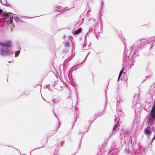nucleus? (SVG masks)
<instances>
[{
  "label": "nucleus",
  "instance_id": "nucleus-19",
  "mask_svg": "<svg viewBox=\"0 0 155 155\" xmlns=\"http://www.w3.org/2000/svg\"><path fill=\"white\" fill-rule=\"evenodd\" d=\"M30 94V91H26L24 93V95L25 96H27L29 95Z\"/></svg>",
  "mask_w": 155,
  "mask_h": 155
},
{
  "label": "nucleus",
  "instance_id": "nucleus-26",
  "mask_svg": "<svg viewBox=\"0 0 155 155\" xmlns=\"http://www.w3.org/2000/svg\"><path fill=\"white\" fill-rule=\"evenodd\" d=\"M84 135V134H83L82 135V137H81V140L80 141V143L78 144V150L79 149H80V147H81V145H80L81 144V140H82V137H83Z\"/></svg>",
  "mask_w": 155,
  "mask_h": 155
},
{
  "label": "nucleus",
  "instance_id": "nucleus-37",
  "mask_svg": "<svg viewBox=\"0 0 155 155\" xmlns=\"http://www.w3.org/2000/svg\"><path fill=\"white\" fill-rule=\"evenodd\" d=\"M43 147V146H42L41 147L38 148H36V149H34L33 150L31 151V152H32V151H33L35 150H37V149H40V148H42Z\"/></svg>",
  "mask_w": 155,
  "mask_h": 155
},
{
  "label": "nucleus",
  "instance_id": "nucleus-23",
  "mask_svg": "<svg viewBox=\"0 0 155 155\" xmlns=\"http://www.w3.org/2000/svg\"><path fill=\"white\" fill-rule=\"evenodd\" d=\"M70 43L69 42L66 41L64 43V45L65 47H68L69 46Z\"/></svg>",
  "mask_w": 155,
  "mask_h": 155
},
{
  "label": "nucleus",
  "instance_id": "nucleus-40",
  "mask_svg": "<svg viewBox=\"0 0 155 155\" xmlns=\"http://www.w3.org/2000/svg\"><path fill=\"white\" fill-rule=\"evenodd\" d=\"M98 36L97 34H96V38H97V39H98Z\"/></svg>",
  "mask_w": 155,
  "mask_h": 155
},
{
  "label": "nucleus",
  "instance_id": "nucleus-45",
  "mask_svg": "<svg viewBox=\"0 0 155 155\" xmlns=\"http://www.w3.org/2000/svg\"><path fill=\"white\" fill-rule=\"evenodd\" d=\"M77 152H78V151H77L76 153H74L73 154H71V155H75L76 154V153H77Z\"/></svg>",
  "mask_w": 155,
  "mask_h": 155
},
{
  "label": "nucleus",
  "instance_id": "nucleus-56",
  "mask_svg": "<svg viewBox=\"0 0 155 155\" xmlns=\"http://www.w3.org/2000/svg\"><path fill=\"white\" fill-rule=\"evenodd\" d=\"M43 99V100H44V101H45L46 102V101H45V99Z\"/></svg>",
  "mask_w": 155,
  "mask_h": 155
},
{
  "label": "nucleus",
  "instance_id": "nucleus-54",
  "mask_svg": "<svg viewBox=\"0 0 155 155\" xmlns=\"http://www.w3.org/2000/svg\"><path fill=\"white\" fill-rule=\"evenodd\" d=\"M105 92H107V91L106 90V89H105Z\"/></svg>",
  "mask_w": 155,
  "mask_h": 155
},
{
  "label": "nucleus",
  "instance_id": "nucleus-8",
  "mask_svg": "<svg viewBox=\"0 0 155 155\" xmlns=\"http://www.w3.org/2000/svg\"><path fill=\"white\" fill-rule=\"evenodd\" d=\"M15 14H14V15H13V16L12 17V18L11 19V22H10L9 23H7L8 24L9 23L11 22L12 20L13 19V18L15 19V21H16V22H18L19 21H20L21 22H23V21L21 20V19H20L17 16H15Z\"/></svg>",
  "mask_w": 155,
  "mask_h": 155
},
{
  "label": "nucleus",
  "instance_id": "nucleus-30",
  "mask_svg": "<svg viewBox=\"0 0 155 155\" xmlns=\"http://www.w3.org/2000/svg\"><path fill=\"white\" fill-rule=\"evenodd\" d=\"M50 84H48L46 86V87L48 88L49 91H51V90H50Z\"/></svg>",
  "mask_w": 155,
  "mask_h": 155
},
{
  "label": "nucleus",
  "instance_id": "nucleus-18",
  "mask_svg": "<svg viewBox=\"0 0 155 155\" xmlns=\"http://www.w3.org/2000/svg\"><path fill=\"white\" fill-rule=\"evenodd\" d=\"M125 152L127 154H130V149L128 148H127V147H126V148L125 150Z\"/></svg>",
  "mask_w": 155,
  "mask_h": 155
},
{
  "label": "nucleus",
  "instance_id": "nucleus-22",
  "mask_svg": "<svg viewBox=\"0 0 155 155\" xmlns=\"http://www.w3.org/2000/svg\"><path fill=\"white\" fill-rule=\"evenodd\" d=\"M155 40V37H152L148 39V41H152Z\"/></svg>",
  "mask_w": 155,
  "mask_h": 155
},
{
  "label": "nucleus",
  "instance_id": "nucleus-12",
  "mask_svg": "<svg viewBox=\"0 0 155 155\" xmlns=\"http://www.w3.org/2000/svg\"><path fill=\"white\" fill-rule=\"evenodd\" d=\"M82 30V28H80L76 30L72 31V33L73 35H77L81 32Z\"/></svg>",
  "mask_w": 155,
  "mask_h": 155
},
{
  "label": "nucleus",
  "instance_id": "nucleus-3",
  "mask_svg": "<svg viewBox=\"0 0 155 155\" xmlns=\"http://www.w3.org/2000/svg\"><path fill=\"white\" fill-rule=\"evenodd\" d=\"M147 122L149 125L152 126L155 123V106H152L151 109L147 116Z\"/></svg>",
  "mask_w": 155,
  "mask_h": 155
},
{
  "label": "nucleus",
  "instance_id": "nucleus-49",
  "mask_svg": "<svg viewBox=\"0 0 155 155\" xmlns=\"http://www.w3.org/2000/svg\"><path fill=\"white\" fill-rule=\"evenodd\" d=\"M154 104L153 106H155V99L154 100Z\"/></svg>",
  "mask_w": 155,
  "mask_h": 155
},
{
  "label": "nucleus",
  "instance_id": "nucleus-24",
  "mask_svg": "<svg viewBox=\"0 0 155 155\" xmlns=\"http://www.w3.org/2000/svg\"><path fill=\"white\" fill-rule=\"evenodd\" d=\"M87 45V39L86 38H84V47H83V48H84V47L86 46Z\"/></svg>",
  "mask_w": 155,
  "mask_h": 155
},
{
  "label": "nucleus",
  "instance_id": "nucleus-50",
  "mask_svg": "<svg viewBox=\"0 0 155 155\" xmlns=\"http://www.w3.org/2000/svg\"><path fill=\"white\" fill-rule=\"evenodd\" d=\"M7 147H12V146H7Z\"/></svg>",
  "mask_w": 155,
  "mask_h": 155
},
{
  "label": "nucleus",
  "instance_id": "nucleus-20",
  "mask_svg": "<svg viewBox=\"0 0 155 155\" xmlns=\"http://www.w3.org/2000/svg\"><path fill=\"white\" fill-rule=\"evenodd\" d=\"M148 71L149 72V74H150L149 75H148L147 76L145 77L146 78L144 80H143L142 82H143L144 81H145L147 78L150 77V74L152 73V71H151L150 70H149Z\"/></svg>",
  "mask_w": 155,
  "mask_h": 155
},
{
  "label": "nucleus",
  "instance_id": "nucleus-5",
  "mask_svg": "<svg viewBox=\"0 0 155 155\" xmlns=\"http://www.w3.org/2000/svg\"><path fill=\"white\" fill-rule=\"evenodd\" d=\"M13 13L10 12H4L3 10L0 9V19H3L7 23L11 22V19L13 16Z\"/></svg>",
  "mask_w": 155,
  "mask_h": 155
},
{
  "label": "nucleus",
  "instance_id": "nucleus-33",
  "mask_svg": "<svg viewBox=\"0 0 155 155\" xmlns=\"http://www.w3.org/2000/svg\"><path fill=\"white\" fill-rule=\"evenodd\" d=\"M5 5V6H6L8 7H11V5L9 4H5V5Z\"/></svg>",
  "mask_w": 155,
  "mask_h": 155
},
{
  "label": "nucleus",
  "instance_id": "nucleus-34",
  "mask_svg": "<svg viewBox=\"0 0 155 155\" xmlns=\"http://www.w3.org/2000/svg\"><path fill=\"white\" fill-rule=\"evenodd\" d=\"M95 119H96V118L95 117L94 118V119H93V120H92V121L90 120V124H91L93 122V121Z\"/></svg>",
  "mask_w": 155,
  "mask_h": 155
},
{
  "label": "nucleus",
  "instance_id": "nucleus-32",
  "mask_svg": "<svg viewBox=\"0 0 155 155\" xmlns=\"http://www.w3.org/2000/svg\"><path fill=\"white\" fill-rule=\"evenodd\" d=\"M52 102H53V103L52 104V103H51V104L52 105H54V103H55V100L54 99H52Z\"/></svg>",
  "mask_w": 155,
  "mask_h": 155
},
{
  "label": "nucleus",
  "instance_id": "nucleus-2",
  "mask_svg": "<svg viewBox=\"0 0 155 155\" xmlns=\"http://www.w3.org/2000/svg\"><path fill=\"white\" fill-rule=\"evenodd\" d=\"M0 46L1 47L0 50V54L2 56L12 55L14 52H11L9 49L12 46V41L9 40L5 42H0Z\"/></svg>",
  "mask_w": 155,
  "mask_h": 155
},
{
  "label": "nucleus",
  "instance_id": "nucleus-1",
  "mask_svg": "<svg viewBox=\"0 0 155 155\" xmlns=\"http://www.w3.org/2000/svg\"><path fill=\"white\" fill-rule=\"evenodd\" d=\"M147 43V41L144 39H139L137 40L132 46V50H130V53L128 55V58L130 59L129 60V64L130 67L134 65L135 62L134 59L139 55V51L142 49L144 44Z\"/></svg>",
  "mask_w": 155,
  "mask_h": 155
},
{
  "label": "nucleus",
  "instance_id": "nucleus-10",
  "mask_svg": "<svg viewBox=\"0 0 155 155\" xmlns=\"http://www.w3.org/2000/svg\"><path fill=\"white\" fill-rule=\"evenodd\" d=\"M118 127V124L117 123L114 124L113 129L112 132L110 135L114 134L117 131L118 129L117 128Z\"/></svg>",
  "mask_w": 155,
  "mask_h": 155
},
{
  "label": "nucleus",
  "instance_id": "nucleus-63",
  "mask_svg": "<svg viewBox=\"0 0 155 155\" xmlns=\"http://www.w3.org/2000/svg\"><path fill=\"white\" fill-rule=\"evenodd\" d=\"M54 83H56V82H54Z\"/></svg>",
  "mask_w": 155,
  "mask_h": 155
},
{
  "label": "nucleus",
  "instance_id": "nucleus-55",
  "mask_svg": "<svg viewBox=\"0 0 155 155\" xmlns=\"http://www.w3.org/2000/svg\"><path fill=\"white\" fill-rule=\"evenodd\" d=\"M66 61V60H65L64 61V63Z\"/></svg>",
  "mask_w": 155,
  "mask_h": 155
},
{
  "label": "nucleus",
  "instance_id": "nucleus-58",
  "mask_svg": "<svg viewBox=\"0 0 155 155\" xmlns=\"http://www.w3.org/2000/svg\"><path fill=\"white\" fill-rule=\"evenodd\" d=\"M50 90H51V91H52V89L51 88H50Z\"/></svg>",
  "mask_w": 155,
  "mask_h": 155
},
{
  "label": "nucleus",
  "instance_id": "nucleus-42",
  "mask_svg": "<svg viewBox=\"0 0 155 155\" xmlns=\"http://www.w3.org/2000/svg\"><path fill=\"white\" fill-rule=\"evenodd\" d=\"M0 2L2 5H4L2 3V1L1 0H0Z\"/></svg>",
  "mask_w": 155,
  "mask_h": 155
},
{
  "label": "nucleus",
  "instance_id": "nucleus-35",
  "mask_svg": "<svg viewBox=\"0 0 155 155\" xmlns=\"http://www.w3.org/2000/svg\"><path fill=\"white\" fill-rule=\"evenodd\" d=\"M77 120V117L76 118H74V122H73V125H74V124L76 122Z\"/></svg>",
  "mask_w": 155,
  "mask_h": 155
},
{
  "label": "nucleus",
  "instance_id": "nucleus-62",
  "mask_svg": "<svg viewBox=\"0 0 155 155\" xmlns=\"http://www.w3.org/2000/svg\"><path fill=\"white\" fill-rule=\"evenodd\" d=\"M115 155H117V154H115Z\"/></svg>",
  "mask_w": 155,
  "mask_h": 155
},
{
  "label": "nucleus",
  "instance_id": "nucleus-4",
  "mask_svg": "<svg viewBox=\"0 0 155 155\" xmlns=\"http://www.w3.org/2000/svg\"><path fill=\"white\" fill-rule=\"evenodd\" d=\"M135 139L136 138L133 139L130 137L129 142L132 144L133 152L136 154H139L141 153L140 144L139 143H136Z\"/></svg>",
  "mask_w": 155,
  "mask_h": 155
},
{
  "label": "nucleus",
  "instance_id": "nucleus-61",
  "mask_svg": "<svg viewBox=\"0 0 155 155\" xmlns=\"http://www.w3.org/2000/svg\"><path fill=\"white\" fill-rule=\"evenodd\" d=\"M11 62V61H8V62H9V63H10Z\"/></svg>",
  "mask_w": 155,
  "mask_h": 155
},
{
  "label": "nucleus",
  "instance_id": "nucleus-25",
  "mask_svg": "<svg viewBox=\"0 0 155 155\" xmlns=\"http://www.w3.org/2000/svg\"><path fill=\"white\" fill-rule=\"evenodd\" d=\"M68 7H66L65 8V9H63V10H62L61 11H59V12H61V13H62V12H65L66 11L68 10Z\"/></svg>",
  "mask_w": 155,
  "mask_h": 155
},
{
  "label": "nucleus",
  "instance_id": "nucleus-48",
  "mask_svg": "<svg viewBox=\"0 0 155 155\" xmlns=\"http://www.w3.org/2000/svg\"><path fill=\"white\" fill-rule=\"evenodd\" d=\"M123 44L124 45H125V41H124V42H123Z\"/></svg>",
  "mask_w": 155,
  "mask_h": 155
},
{
  "label": "nucleus",
  "instance_id": "nucleus-16",
  "mask_svg": "<svg viewBox=\"0 0 155 155\" xmlns=\"http://www.w3.org/2000/svg\"><path fill=\"white\" fill-rule=\"evenodd\" d=\"M123 73V69H122L120 72V73H119V74L118 75V78L117 80V81H118L119 80L121 76L122 75V74Z\"/></svg>",
  "mask_w": 155,
  "mask_h": 155
},
{
  "label": "nucleus",
  "instance_id": "nucleus-15",
  "mask_svg": "<svg viewBox=\"0 0 155 155\" xmlns=\"http://www.w3.org/2000/svg\"><path fill=\"white\" fill-rule=\"evenodd\" d=\"M155 40L152 41H148V40H147V42L148 43H151V42L153 41V42L152 43V44L150 45V49L151 48L153 47V46L155 45Z\"/></svg>",
  "mask_w": 155,
  "mask_h": 155
},
{
  "label": "nucleus",
  "instance_id": "nucleus-43",
  "mask_svg": "<svg viewBox=\"0 0 155 155\" xmlns=\"http://www.w3.org/2000/svg\"><path fill=\"white\" fill-rule=\"evenodd\" d=\"M100 34V33L99 32H98L96 33V34H97L98 35H99Z\"/></svg>",
  "mask_w": 155,
  "mask_h": 155
},
{
  "label": "nucleus",
  "instance_id": "nucleus-9",
  "mask_svg": "<svg viewBox=\"0 0 155 155\" xmlns=\"http://www.w3.org/2000/svg\"><path fill=\"white\" fill-rule=\"evenodd\" d=\"M58 119L59 120V119ZM59 124L58 125V128L57 129L55 130H51V131H50L49 132V134H48V135H49V137H51V136H52V135H53L54 134H55V133H56V132L57 131V130H58V129L59 128L60 126V122H59Z\"/></svg>",
  "mask_w": 155,
  "mask_h": 155
},
{
  "label": "nucleus",
  "instance_id": "nucleus-17",
  "mask_svg": "<svg viewBox=\"0 0 155 155\" xmlns=\"http://www.w3.org/2000/svg\"><path fill=\"white\" fill-rule=\"evenodd\" d=\"M20 52V50H17L15 52V58L18 56Z\"/></svg>",
  "mask_w": 155,
  "mask_h": 155
},
{
  "label": "nucleus",
  "instance_id": "nucleus-14",
  "mask_svg": "<svg viewBox=\"0 0 155 155\" xmlns=\"http://www.w3.org/2000/svg\"><path fill=\"white\" fill-rule=\"evenodd\" d=\"M151 130L154 133V137L152 139V140L151 141V144H152V143L154 140L155 139V127L154 126H153L151 128Z\"/></svg>",
  "mask_w": 155,
  "mask_h": 155
},
{
  "label": "nucleus",
  "instance_id": "nucleus-51",
  "mask_svg": "<svg viewBox=\"0 0 155 155\" xmlns=\"http://www.w3.org/2000/svg\"><path fill=\"white\" fill-rule=\"evenodd\" d=\"M4 1H5V2H6V3H7V1H6V0H4Z\"/></svg>",
  "mask_w": 155,
  "mask_h": 155
},
{
  "label": "nucleus",
  "instance_id": "nucleus-57",
  "mask_svg": "<svg viewBox=\"0 0 155 155\" xmlns=\"http://www.w3.org/2000/svg\"><path fill=\"white\" fill-rule=\"evenodd\" d=\"M86 9H87V10L88 9V8H87V7H86Z\"/></svg>",
  "mask_w": 155,
  "mask_h": 155
},
{
  "label": "nucleus",
  "instance_id": "nucleus-59",
  "mask_svg": "<svg viewBox=\"0 0 155 155\" xmlns=\"http://www.w3.org/2000/svg\"><path fill=\"white\" fill-rule=\"evenodd\" d=\"M88 130H86V132H88Z\"/></svg>",
  "mask_w": 155,
  "mask_h": 155
},
{
  "label": "nucleus",
  "instance_id": "nucleus-7",
  "mask_svg": "<svg viewBox=\"0 0 155 155\" xmlns=\"http://www.w3.org/2000/svg\"><path fill=\"white\" fill-rule=\"evenodd\" d=\"M119 112H118V111H117V116L115 115V117H116L114 119L115 122H116L117 120V122L119 123V120H120V117H122L123 116V113L122 112V110H119Z\"/></svg>",
  "mask_w": 155,
  "mask_h": 155
},
{
  "label": "nucleus",
  "instance_id": "nucleus-11",
  "mask_svg": "<svg viewBox=\"0 0 155 155\" xmlns=\"http://www.w3.org/2000/svg\"><path fill=\"white\" fill-rule=\"evenodd\" d=\"M145 132L146 134L148 135H152V132L151 130V128L150 127H148L147 128H146L145 129Z\"/></svg>",
  "mask_w": 155,
  "mask_h": 155
},
{
  "label": "nucleus",
  "instance_id": "nucleus-38",
  "mask_svg": "<svg viewBox=\"0 0 155 155\" xmlns=\"http://www.w3.org/2000/svg\"><path fill=\"white\" fill-rule=\"evenodd\" d=\"M89 36V35L88 34V33H87L85 35L84 37V38H86V37H87V36Z\"/></svg>",
  "mask_w": 155,
  "mask_h": 155
},
{
  "label": "nucleus",
  "instance_id": "nucleus-6",
  "mask_svg": "<svg viewBox=\"0 0 155 155\" xmlns=\"http://www.w3.org/2000/svg\"><path fill=\"white\" fill-rule=\"evenodd\" d=\"M125 50L123 56V60L124 61H126L128 59H130L128 58V55L129 53H130V50H128L126 49V48L125 47Z\"/></svg>",
  "mask_w": 155,
  "mask_h": 155
},
{
  "label": "nucleus",
  "instance_id": "nucleus-41",
  "mask_svg": "<svg viewBox=\"0 0 155 155\" xmlns=\"http://www.w3.org/2000/svg\"><path fill=\"white\" fill-rule=\"evenodd\" d=\"M86 58H86V57L85 59H84V60L82 61L81 62H82V63L85 61Z\"/></svg>",
  "mask_w": 155,
  "mask_h": 155
},
{
  "label": "nucleus",
  "instance_id": "nucleus-60",
  "mask_svg": "<svg viewBox=\"0 0 155 155\" xmlns=\"http://www.w3.org/2000/svg\"><path fill=\"white\" fill-rule=\"evenodd\" d=\"M57 154L56 153V154H55V153H54V155H56H56Z\"/></svg>",
  "mask_w": 155,
  "mask_h": 155
},
{
  "label": "nucleus",
  "instance_id": "nucleus-29",
  "mask_svg": "<svg viewBox=\"0 0 155 155\" xmlns=\"http://www.w3.org/2000/svg\"><path fill=\"white\" fill-rule=\"evenodd\" d=\"M121 102V101H120V100H118L117 101V107H118L119 106V104H120V102Z\"/></svg>",
  "mask_w": 155,
  "mask_h": 155
},
{
  "label": "nucleus",
  "instance_id": "nucleus-46",
  "mask_svg": "<svg viewBox=\"0 0 155 155\" xmlns=\"http://www.w3.org/2000/svg\"><path fill=\"white\" fill-rule=\"evenodd\" d=\"M90 12V10H89L87 11V12Z\"/></svg>",
  "mask_w": 155,
  "mask_h": 155
},
{
  "label": "nucleus",
  "instance_id": "nucleus-53",
  "mask_svg": "<svg viewBox=\"0 0 155 155\" xmlns=\"http://www.w3.org/2000/svg\"><path fill=\"white\" fill-rule=\"evenodd\" d=\"M89 127L87 128V130H89Z\"/></svg>",
  "mask_w": 155,
  "mask_h": 155
},
{
  "label": "nucleus",
  "instance_id": "nucleus-44",
  "mask_svg": "<svg viewBox=\"0 0 155 155\" xmlns=\"http://www.w3.org/2000/svg\"><path fill=\"white\" fill-rule=\"evenodd\" d=\"M89 53H90V52H88V54H87V55H86V58H87V56H88V55H89Z\"/></svg>",
  "mask_w": 155,
  "mask_h": 155
},
{
  "label": "nucleus",
  "instance_id": "nucleus-27",
  "mask_svg": "<svg viewBox=\"0 0 155 155\" xmlns=\"http://www.w3.org/2000/svg\"><path fill=\"white\" fill-rule=\"evenodd\" d=\"M124 132V135H128L130 134L129 132L127 130H125Z\"/></svg>",
  "mask_w": 155,
  "mask_h": 155
},
{
  "label": "nucleus",
  "instance_id": "nucleus-39",
  "mask_svg": "<svg viewBox=\"0 0 155 155\" xmlns=\"http://www.w3.org/2000/svg\"><path fill=\"white\" fill-rule=\"evenodd\" d=\"M91 45V42H90L89 43V45H88V47H89Z\"/></svg>",
  "mask_w": 155,
  "mask_h": 155
},
{
  "label": "nucleus",
  "instance_id": "nucleus-36",
  "mask_svg": "<svg viewBox=\"0 0 155 155\" xmlns=\"http://www.w3.org/2000/svg\"><path fill=\"white\" fill-rule=\"evenodd\" d=\"M103 23L102 21H101V28H103Z\"/></svg>",
  "mask_w": 155,
  "mask_h": 155
},
{
  "label": "nucleus",
  "instance_id": "nucleus-52",
  "mask_svg": "<svg viewBox=\"0 0 155 155\" xmlns=\"http://www.w3.org/2000/svg\"><path fill=\"white\" fill-rule=\"evenodd\" d=\"M75 110H76V107H75Z\"/></svg>",
  "mask_w": 155,
  "mask_h": 155
},
{
  "label": "nucleus",
  "instance_id": "nucleus-13",
  "mask_svg": "<svg viewBox=\"0 0 155 155\" xmlns=\"http://www.w3.org/2000/svg\"><path fill=\"white\" fill-rule=\"evenodd\" d=\"M82 64V62H81L75 65L72 67L71 68V71H73L74 70H76L77 69L80 68L81 67L79 66L81 65Z\"/></svg>",
  "mask_w": 155,
  "mask_h": 155
},
{
  "label": "nucleus",
  "instance_id": "nucleus-28",
  "mask_svg": "<svg viewBox=\"0 0 155 155\" xmlns=\"http://www.w3.org/2000/svg\"><path fill=\"white\" fill-rule=\"evenodd\" d=\"M62 8V7L61 6L56 7L55 8V10H59L60 9H61V8Z\"/></svg>",
  "mask_w": 155,
  "mask_h": 155
},
{
  "label": "nucleus",
  "instance_id": "nucleus-31",
  "mask_svg": "<svg viewBox=\"0 0 155 155\" xmlns=\"http://www.w3.org/2000/svg\"><path fill=\"white\" fill-rule=\"evenodd\" d=\"M73 57H74V56L73 57H72L71 56V57H69L68 59V61H67V62L68 61H70V60H71L72 59V58H73Z\"/></svg>",
  "mask_w": 155,
  "mask_h": 155
},
{
  "label": "nucleus",
  "instance_id": "nucleus-47",
  "mask_svg": "<svg viewBox=\"0 0 155 155\" xmlns=\"http://www.w3.org/2000/svg\"><path fill=\"white\" fill-rule=\"evenodd\" d=\"M90 30H89L88 31V32H87V33H88V34H89V33H90Z\"/></svg>",
  "mask_w": 155,
  "mask_h": 155
},
{
  "label": "nucleus",
  "instance_id": "nucleus-21",
  "mask_svg": "<svg viewBox=\"0 0 155 155\" xmlns=\"http://www.w3.org/2000/svg\"><path fill=\"white\" fill-rule=\"evenodd\" d=\"M64 144V142L62 141H61L58 144V145L59 147H62L63 146Z\"/></svg>",
  "mask_w": 155,
  "mask_h": 155
}]
</instances>
